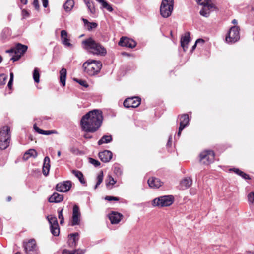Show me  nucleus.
<instances>
[{
  "label": "nucleus",
  "mask_w": 254,
  "mask_h": 254,
  "mask_svg": "<svg viewBox=\"0 0 254 254\" xmlns=\"http://www.w3.org/2000/svg\"><path fill=\"white\" fill-rule=\"evenodd\" d=\"M184 126H183L181 125V127H180L179 126V130H178V133H177V135L178 137H179L181 134V131L184 129Z\"/></svg>",
  "instance_id": "obj_58"
},
{
  "label": "nucleus",
  "mask_w": 254,
  "mask_h": 254,
  "mask_svg": "<svg viewBox=\"0 0 254 254\" xmlns=\"http://www.w3.org/2000/svg\"><path fill=\"white\" fill-rule=\"evenodd\" d=\"M103 117L101 110L94 109L82 116L80 125L83 131L89 132H96L101 127Z\"/></svg>",
  "instance_id": "obj_1"
},
{
  "label": "nucleus",
  "mask_w": 254,
  "mask_h": 254,
  "mask_svg": "<svg viewBox=\"0 0 254 254\" xmlns=\"http://www.w3.org/2000/svg\"><path fill=\"white\" fill-rule=\"evenodd\" d=\"M81 213L80 208L77 205H75L73 207L72 220L70 225L74 226L79 225L80 223Z\"/></svg>",
  "instance_id": "obj_10"
},
{
  "label": "nucleus",
  "mask_w": 254,
  "mask_h": 254,
  "mask_svg": "<svg viewBox=\"0 0 254 254\" xmlns=\"http://www.w3.org/2000/svg\"><path fill=\"white\" fill-rule=\"evenodd\" d=\"M89 161L91 164L93 165L96 167H99L101 164L100 162L98 160L93 158H89Z\"/></svg>",
  "instance_id": "obj_43"
},
{
  "label": "nucleus",
  "mask_w": 254,
  "mask_h": 254,
  "mask_svg": "<svg viewBox=\"0 0 254 254\" xmlns=\"http://www.w3.org/2000/svg\"><path fill=\"white\" fill-rule=\"evenodd\" d=\"M50 230L51 233L55 236H58L60 233V228L59 225L58 227L54 226H50Z\"/></svg>",
  "instance_id": "obj_36"
},
{
  "label": "nucleus",
  "mask_w": 254,
  "mask_h": 254,
  "mask_svg": "<svg viewBox=\"0 0 254 254\" xmlns=\"http://www.w3.org/2000/svg\"><path fill=\"white\" fill-rule=\"evenodd\" d=\"M73 80L74 81H75L76 82L78 83L80 85H81L85 88H87L89 86V85L88 84L87 82L84 80L74 78L73 79Z\"/></svg>",
  "instance_id": "obj_40"
},
{
  "label": "nucleus",
  "mask_w": 254,
  "mask_h": 254,
  "mask_svg": "<svg viewBox=\"0 0 254 254\" xmlns=\"http://www.w3.org/2000/svg\"><path fill=\"white\" fill-rule=\"evenodd\" d=\"M86 251V249H78L74 250V252H75V254H84Z\"/></svg>",
  "instance_id": "obj_50"
},
{
  "label": "nucleus",
  "mask_w": 254,
  "mask_h": 254,
  "mask_svg": "<svg viewBox=\"0 0 254 254\" xmlns=\"http://www.w3.org/2000/svg\"><path fill=\"white\" fill-rule=\"evenodd\" d=\"M64 199V196L62 194H59L57 192H54L48 199V201L50 203H60Z\"/></svg>",
  "instance_id": "obj_19"
},
{
  "label": "nucleus",
  "mask_w": 254,
  "mask_h": 254,
  "mask_svg": "<svg viewBox=\"0 0 254 254\" xmlns=\"http://www.w3.org/2000/svg\"><path fill=\"white\" fill-rule=\"evenodd\" d=\"M10 29L8 28H5L3 29L1 32V37L2 39H6L10 35Z\"/></svg>",
  "instance_id": "obj_37"
},
{
  "label": "nucleus",
  "mask_w": 254,
  "mask_h": 254,
  "mask_svg": "<svg viewBox=\"0 0 254 254\" xmlns=\"http://www.w3.org/2000/svg\"><path fill=\"white\" fill-rule=\"evenodd\" d=\"M23 247L25 254H39L38 247L34 239H30L23 242Z\"/></svg>",
  "instance_id": "obj_8"
},
{
  "label": "nucleus",
  "mask_w": 254,
  "mask_h": 254,
  "mask_svg": "<svg viewBox=\"0 0 254 254\" xmlns=\"http://www.w3.org/2000/svg\"><path fill=\"white\" fill-rule=\"evenodd\" d=\"M84 1L88 8L89 11L92 14L96 12L95 8L94 5V2L90 0H84Z\"/></svg>",
  "instance_id": "obj_31"
},
{
  "label": "nucleus",
  "mask_w": 254,
  "mask_h": 254,
  "mask_svg": "<svg viewBox=\"0 0 254 254\" xmlns=\"http://www.w3.org/2000/svg\"><path fill=\"white\" fill-rule=\"evenodd\" d=\"M10 137V127L3 126L0 129V150H5L9 146Z\"/></svg>",
  "instance_id": "obj_4"
},
{
  "label": "nucleus",
  "mask_w": 254,
  "mask_h": 254,
  "mask_svg": "<svg viewBox=\"0 0 254 254\" xmlns=\"http://www.w3.org/2000/svg\"><path fill=\"white\" fill-rule=\"evenodd\" d=\"M21 56L22 55L19 54H15L10 58V60L12 61L13 62L17 61L20 59Z\"/></svg>",
  "instance_id": "obj_49"
},
{
  "label": "nucleus",
  "mask_w": 254,
  "mask_h": 254,
  "mask_svg": "<svg viewBox=\"0 0 254 254\" xmlns=\"http://www.w3.org/2000/svg\"><path fill=\"white\" fill-rule=\"evenodd\" d=\"M197 3L201 5L204 6L211 7V4L209 3V0H195Z\"/></svg>",
  "instance_id": "obj_39"
},
{
  "label": "nucleus",
  "mask_w": 254,
  "mask_h": 254,
  "mask_svg": "<svg viewBox=\"0 0 254 254\" xmlns=\"http://www.w3.org/2000/svg\"><path fill=\"white\" fill-rule=\"evenodd\" d=\"M82 20L84 23V25L86 27L88 31H91L93 29L96 28L98 26V24L96 22H90L85 18H82Z\"/></svg>",
  "instance_id": "obj_27"
},
{
  "label": "nucleus",
  "mask_w": 254,
  "mask_h": 254,
  "mask_svg": "<svg viewBox=\"0 0 254 254\" xmlns=\"http://www.w3.org/2000/svg\"><path fill=\"white\" fill-rule=\"evenodd\" d=\"M42 1L43 6L44 8L47 7V6H48V0H42Z\"/></svg>",
  "instance_id": "obj_59"
},
{
  "label": "nucleus",
  "mask_w": 254,
  "mask_h": 254,
  "mask_svg": "<svg viewBox=\"0 0 254 254\" xmlns=\"http://www.w3.org/2000/svg\"><path fill=\"white\" fill-rule=\"evenodd\" d=\"M5 52L6 53H14L15 54H16V51H15V47L11 48L10 49H8V50H6Z\"/></svg>",
  "instance_id": "obj_57"
},
{
  "label": "nucleus",
  "mask_w": 254,
  "mask_h": 254,
  "mask_svg": "<svg viewBox=\"0 0 254 254\" xmlns=\"http://www.w3.org/2000/svg\"><path fill=\"white\" fill-rule=\"evenodd\" d=\"M13 78H14V74L13 72L10 73V79L8 81L7 87L9 89H12V85H13Z\"/></svg>",
  "instance_id": "obj_45"
},
{
  "label": "nucleus",
  "mask_w": 254,
  "mask_h": 254,
  "mask_svg": "<svg viewBox=\"0 0 254 254\" xmlns=\"http://www.w3.org/2000/svg\"><path fill=\"white\" fill-rule=\"evenodd\" d=\"M180 120V127H181L182 125L184 126V128H185L189 125V116L187 114H184L181 115Z\"/></svg>",
  "instance_id": "obj_29"
},
{
  "label": "nucleus",
  "mask_w": 254,
  "mask_h": 254,
  "mask_svg": "<svg viewBox=\"0 0 254 254\" xmlns=\"http://www.w3.org/2000/svg\"><path fill=\"white\" fill-rule=\"evenodd\" d=\"M123 217V215L121 213L115 211H112V212L109 214V219L112 224L119 223Z\"/></svg>",
  "instance_id": "obj_16"
},
{
  "label": "nucleus",
  "mask_w": 254,
  "mask_h": 254,
  "mask_svg": "<svg viewBox=\"0 0 254 254\" xmlns=\"http://www.w3.org/2000/svg\"><path fill=\"white\" fill-rule=\"evenodd\" d=\"M105 199L109 201H119V198L113 196H106Z\"/></svg>",
  "instance_id": "obj_48"
},
{
  "label": "nucleus",
  "mask_w": 254,
  "mask_h": 254,
  "mask_svg": "<svg viewBox=\"0 0 254 254\" xmlns=\"http://www.w3.org/2000/svg\"><path fill=\"white\" fill-rule=\"evenodd\" d=\"M69 151L73 154H77L79 150L74 147H72L70 148Z\"/></svg>",
  "instance_id": "obj_56"
},
{
  "label": "nucleus",
  "mask_w": 254,
  "mask_h": 254,
  "mask_svg": "<svg viewBox=\"0 0 254 254\" xmlns=\"http://www.w3.org/2000/svg\"><path fill=\"white\" fill-rule=\"evenodd\" d=\"M79 240V234L78 232L71 233L68 236L67 244L70 248H74L77 246Z\"/></svg>",
  "instance_id": "obj_14"
},
{
  "label": "nucleus",
  "mask_w": 254,
  "mask_h": 254,
  "mask_svg": "<svg viewBox=\"0 0 254 254\" xmlns=\"http://www.w3.org/2000/svg\"><path fill=\"white\" fill-rule=\"evenodd\" d=\"M47 219L50 224V226H54L58 227V223L57 218L52 215H48L47 216Z\"/></svg>",
  "instance_id": "obj_33"
},
{
  "label": "nucleus",
  "mask_w": 254,
  "mask_h": 254,
  "mask_svg": "<svg viewBox=\"0 0 254 254\" xmlns=\"http://www.w3.org/2000/svg\"><path fill=\"white\" fill-rule=\"evenodd\" d=\"M30 157L29 156V155L28 154V153H27V152H25V153L23 155V159L24 160H28Z\"/></svg>",
  "instance_id": "obj_62"
},
{
  "label": "nucleus",
  "mask_w": 254,
  "mask_h": 254,
  "mask_svg": "<svg viewBox=\"0 0 254 254\" xmlns=\"http://www.w3.org/2000/svg\"><path fill=\"white\" fill-rule=\"evenodd\" d=\"M196 43L198 44H199V43H201V44H204V42H205V41L204 39H202V38H199V39H197L196 41Z\"/></svg>",
  "instance_id": "obj_61"
},
{
  "label": "nucleus",
  "mask_w": 254,
  "mask_h": 254,
  "mask_svg": "<svg viewBox=\"0 0 254 254\" xmlns=\"http://www.w3.org/2000/svg\"><path fill=\"white\" fill-rule=\"evenodd\" d=\"M240 28L237 26L231 27L228 32L225 40L229 44H233L240 39Z\"/></svg>",
  "instance_id": "obj_7"
},
{
  "label": "nucleus",
  "mask_w": 254,
  "mask_h": 254,
  "mask_svg": "<svg viewBox=\"0 0 254 254\" xmlns=\"http://www.w3.org/2000/svg\"><path fill=\"white\" fill-rule=\"evenodd\" d=\"M192 183V180L190 177H186L181 182V187L183 190L186 189L191 185Z\"/></svg>",
  "instance_id": "obj_25"
},
{
  "label": "nucleus",
  "mask_w": 254,
  "mask_h": 254,
  "mask_svg": "<svg viewBox=\"0 0 254 254\" xmlns=\"http://www.w3.org/2000/svg\"><path fill=\"white\" fill-rule=\"evenodd\" d=\"M103 180V172L102 171H101L97 176V181L102 182Z\"/></svg>",
  "instance_id": "obj_51"
},
{
  "label": "nucleus",
  "mask_w": 254,
  "mask_h": 254,
  "mask_svg": "<svg viewBox=\"0 0 254 254\" xmlns=\"http://www.w3.org/2000/svg\"><path fill=\"white\" fill-rule=\"evenodd\" d=\"M33 5L35 9L38 10L39 9V5L38 0H33Z\"/></svg>",
  "instance_id": "obj_53"
},
{
  "label": "nucleus",
  "mask_w": 254,
  "mask_h": 254,
  "mask_svg": "<svg viewBox=\"0 0 254 254\" xmlns=\"http://www.w3.org/2000/svg\"><path fill=\"white\" fill-rule=\"evenodd\" d=\"M197 43L196 42H195L194 44L192 46V48H191V49L190 50V52L191 53H192L193 52V51L195 49L196 47V46H197Z\"/></svg>",
  "instance_id": "obj_64"
},
{
  "label": "nucleus",
  "mask_w": 254,
  "mask_h": 254,
  "mask_svg": "<svg viewBox=\"0 0 254 254\" xmlns=\"http://www.w3.org/2000/svg\"><path fill=\"white\" fill-rule=\"evenodd\" d=\"M74 5V1L73 0H67L64 5L65 11H71Z\"/></svg>",
  "instance_id": "obj_32"
},
{
  "label": "nucleus",
  "mask_w": 254,
  "mask_h": 254,
  "mask_svg": "<svg viewBox=\"0 0 254 254\" xmlns=\"http://www.w3.org/2000/svg\"><path fill=\"white\" fill-rule=\"evenodd\" d=\"M84 138L86 139H91L92 138V136L88 133H86L83 135Z\"/></svg>",
  "instance_id": "obj_63"
},
{
  "label": "nucleus",
  "mask_w": 254,
  "mask_h": 254,
  "mask_svg": "<svg viewBox=\"0 0 254 254\" xmlns=\"http://www.w3.org/2000/svg\"><path fill=\"white\" fill-rule=\"evenodd\" d=\"M248 199L249 203L254 205V191H253L248 194Z\"/></svg>",
  "instance_id": "obj_47"
},
{
  "label": "nucleus",
  "mask_w": 254,
  "mask_h": 254,
  "mask_svg": "<svg viewBox=\"0 0 254 254\" xmlns=\"http://www.w3.org/2000/svg\"><path fill=\"white\" fill-rule=\"evenodd\" d=\"M71 172L78 179L81 184L85 186H87V182L84 179L83 173L80 171L77 170H72Z\"/></svg>",
  "instance_id": "obj_23"
},
{
  "label": "nucleus",
  "mask_w": 254,
  "mask_h": 254,
  "mask_svg": "<svg viewBox=\"0 0 254 254\" xmlns=\"http://www.w3.org/2000/svg\"><path fill=\"white\" fill-rule=\"evenodd\" d=\"M59 81L62 87H64L66 84L67 70L65 68H62L59 72Z\"/></svg>",
  "instance_id": "obj_20"
},
{
  "label": "nucleus",
  "mask_w": 254,
  "mask_h": 254,
  "mask_svg": "<svg viewBox=\"0 0 254 254\" xmlns=\"http://www.w3.org/2000/svg\"><path fill=\"white\" fill-rule=\"evenodd\" d=\"M50 158L48 156H46L44 159L43 168H42V172L43 174L47 176L49 173V170L50 168Z\"/></svg>",
  "instance_id": "obj_21"
},
{
  "label": "nucleus",
  "mask_w": 254,
  "mask_h": 254,
  "mask_svg": "<svg viewBox=\"0 0 254 254\" xmlns=\"http://www.w3.org/2000/svg\"><path fill=\"white\" fill-rule=\"evenodd\" d=\"M72 186L70 181H65L58 183L56 186V190L59 192H65L69 191Z\"/></svg>",
  "instance_id": "obj_12"
},
{
  "label": "nucleus",
  "mask_w": 254,
  "mask_h": 254,
  "mask_svg": "<svg viewBox=\"0 0 254 254\" xmlns=\"http://www.w3.org/2000/svg\"><path fill=\"white\" fill-rule=\"evenodd\" d=\"M118 44L122 47L133 48L136 46V42L131 38L127 37H122L120 38Z\"/></svg>",
  "instance_id": "obj_13"
},
{
  "label": "nucleus",
  "mask_w": 254,
  "mask_h": 254,
  "mask_svg": "<svg viewBox=\"0 0 254 254\" xmlns=\"http://www.w3.org/2000/svg\"><path fill=\"white\" fill-rule=\"evenodd\" d=\"M61 37L62 43L68 47H72L73 45L69 42V39L68 38V34L66 30H62L61 31Z\"/></svg>",
  "instance_id": "obj_18"
},
{
  "label": "nucleus",
  "mask_w": 254,
  "mask_h": 254,
  "mask_svg": "<svg viewBox=\"0 0 254 254\" xmlns=\"http://www.w3.org/2000/svg\"><path fill=\"white\" fill-rule=\"evenodd\" d=\"M199 13L201 15L205 17H208L210 15V12L208 10L205 9V8H202L200 10Z\"/></svg>",
  "instance_id": "obj_46"
},
{
  "label": "nucleus",
  "mask_w": 254,
  "mask_h": 254,
  "mask_svg": "<svg viewBox=\"0 0 254 254\" xmlns=\"http://www.w3.org/2000/svg\"><path fill=\"white\" fill-rule=\"evenodd\" d=\"M62 254H75V252H74V250L70 251L69 250L64 249L63 250Z\"/></svg>",
  "instance_id": "obj_55"
},
{
  "label": "nucleus",
  "mask_w": 254,
  "mask_h": 254,
  "mask_svg": "<svg viewBox=\"0 0 254 254\" xmlns=\"http://www.w3.org/2000/svg\"><path fill=\"white\" fill-rule=\"evenodd\" d=\"M230 171H233L235 172L236 174L238 175L239 176L242 177L243 179L245 180H250L251 179V178L249 175L245 173L243 171L240 170L238 168H233L229 169Z\"/></svg>",
  "instance_id": "obj_28"
},
{
  "label": "nucleus",
  "mask_w": 254,
  "mask_h": 254,
  "mask_svg": "<svg viewBox=\"0 0 254 254\" xmlns=\"http://www.w3.org/2000/svg\"><path fill=\"white\" fill-rule=\"evenodd\" d=\"M147 183L149 186L152 188H159L163 185V182L160 179L156 177H152L148 180Z\"/></svg>",
  "instance_id": "obj_17"
},
{
  "label": "nucleus",
  "mask_w": 254,
  "mask_h": 254,
  "mask_svg": "<svg viewBox=\"0 0 254 254\" xmlns=\"http://www.w3.org/2000/svg\"><path fill=\"white\" fill-rule=\"evenodd\" d=\"M33 78L36 83H39L40 81V73L38 68H34L33 72Z\"/></svg>",
  "instance_id": "obj_34"
},
{
  "label": "nucleus",
  "mask_w": 254,
  "mask_h": 254,
  "mask_svg": "<svg viewBox=\"0 0 254 254\" xmlns=\"http://www.w3.org/2000/svg\"><path fill=\"white\" fill-rule=\"evenodd\" d=\"M100 159L104 163L109 162L113 156L112 152L111 151L105 150L98 153Z\"/></svg>",
  "instance_id": "obj_15"
},
{
  "label": "nucleus",
  "mask_w": 254,
  "mask_h": 254,
  "mask_svg": "<svg viewBox=\"0 0 254 254\" xmlns=\"http://www.w3.org/2000/svg\"><path fill=\"white\" fill-rule=\"evenodd\" d=\"M64 210V208H62L60 209V208L58 209V217L60 220V223L61 224H62L64 223V217L63 215V211Z\"/></svg>",
  "instance_id": "obj_42"
},
{
  "label": "nucleus",
  "mask_w": 254,
  "mask_h": 254,
  "mask_svg": "<svg viewBox=\"0 0 254 254\" xmlns=\"http://www.w3.org/2000/svg\"><path fill=\"white\" fill-rule=\"evenodd\" d=\"M174 7V0H162L160 12L161 15L164 18H168L172 12Z\"/></svg>",
  "instance_id": "obj_6"
},
{
  "label": "nucleus",
  "mask_w": 254,
  "mask_h": 254,
  "mask_svg": "<svg viewBox=\"0 0 254 254\" xmlns=\"http://www.w3.org/2000/svg\"><path fill=\"white\" fill-rule=\"evenodd\" d=\"M174 202V197L173 195H163L154 199L152 205L154 207H167L171 205Z\"/></svg>",
  "instance_id": "obj_5"
},
{
  "label": "nucleus",
  "mask_w": 254,
  "mask_h": 254,
  "mask_svg": "<svg viewBox=\"0 0 254 254\" xmlns=\"http://www.w3.org/2000/svg\"><path fill=\"white\" fill-rule=\"evenodd\" d=\"M187 35L182 37L181 39V45L184 51H186L188 49V44L190 41V33L188 32Z\"/></svg>",
  "instance_id": "obj_22"
},
{
  "label": "nucleus",
  "mask_w": 254,
  "mask_h": 254,
  "mask_svg": "<svg viewBox=\"0 0 254 254\" xmlns=\"http://www.w3.org/2000/svg\"><path fill=\"white\" fill-rule=\"evenodd\" d=\"M105 8L107 9V10L109 12H112L113 11V8L109 4H108V5L106 6Z\"/></svg>",
  "instance_id": "obj_60"
},
{
  "label": "nucleus",
  "mask_w": 254,
  "mask_h": 254,
  "mask_svg": "<svg viewBox=\"0 0 254 254\" xmlns=\"http://www.w3.org/2000/svg\"><path fill=\"white\" fill-rule=\"evenodd\" d=\"M22 15L23 18H27L29 16L30 14L27 10L24 9L22 10Z\"/></svg>",
  "instance_id": "obj_52"
},
{
  "label": "nucleus",
  "mask_w": 254,
  "mask_h": 254,
  "mask_svg": "<svg viewBox=\"0 0 254 254\" xmlns=\"http://www.w3.org/2000/svg\"><path fill=\"white\" fill-rule=\"evenodd\" d=\"M15 49L16 54H19L21 55H23L27 51L28 47L25 45L18 43L15 45Z\"/></svg>",
  "instance_id": "obj_24"
},
{
  "label": "nucleus",
  "mask_w": 254,
  "mask_h": 254,
  "mask_svg": "<svg viewBox=\"0 0 254 254\" xmlns=\"http://www.w3.org/2000/svg\"><path fill=\"white\" fill-rule=\"evenodd\" d=\"M199 160L205 165H209L214 161L215 153L211 150H204L199 154Z\"/></svg>",
  "instance_id": "obj_9"
},
{
  "label": "nucleus",
  "mask_w": 254,
  "mask_h": 254,
  "mask_svg": "<svg viewBox=\"0 0 254 254\" xmlns=\"http://www.w3.org/2000/svg\"><path fill=\"white\" fill-rule=\"evenodd\" d=\"M27 153L29 155V156L32 157L34 158H36L38 156V153L34 149H30L27 150Z\"/></svg>",
  "instance_id": "obj_41"
},
{
  "label": "nucleus",
  "mask_w": 254,
  "mask_h": 254,
  "mask_svg": "<svg viewBox=\"0 0 254 254\" xmlns=\"http://www.w3.org/2000/svg\"><path fill=\"white\" fill-rule=\"evenodd\" d=\"M97 2L100 3L104 8L109 4L105 0H96Z\"/></svg>",
  "instance_id": "obj_54"
},
{
  "label": "nucleus",
  "mask_w": 254,
  "mask_h": 254,
  "mask_svg": "<svg viewBox=\"0 0 254 254\" xmlns=\"http://www.w3.org/2000/svg\"><path fill=\"white\" fill-rule=\"evenodd\" d=\"M141 103V99L137 97H133L127 98L123 103L124 106L126 108H136Z\"/></svg>",
  "instance_id": "obj_11"
},
{
  "label": "nucleus",
  "mask_w": 254,
  "mask_h": 254,
  "mask_svg": "<svg viewBox=\"0 0 254 254\" xmlns=\"http://www.w3.org/2000/svg\"><path fill=\"white\" fill-rule=\"evenodd\" d=\"M114 172L117 176H121L122 173V169L119 164H115L114 166Z\"/></svg>",
  "instance_id": "obj_38"
},
{
  "label": "nucleus",
  "mask_w": 254,
  "mask_h": 254,
  "mask_svg": "<svg viewBox=\"0 0 254 254\" xmlns=\"http://www.w3.org/2000/svg\"><path fill=\"white\" fill-rule=\"evenodd\" d=\"M113 140L112 136L111 135H103L100 139H99L98 141V144L99 145H101L104 143H109L111 142Z\"/></svg>",
  "instance_id": "obj_30"
},
{
  "label": "nucleus",
  "mask_w": 254,
  "mask_h": 254,
  "mask_svg": "<svg viewBox=\"0 0 254 254\" xmlns=\"http://www.w3.org/2000/svg\"><path fill=\"white\" fill-rule=\"evenodd\" d=\"M116 183V181L114 179L111 175H109L106 180V186L107 188H109L110 185H113Z\"/></svg>",
  "instance_id": "obj_35"
},
{
  "label": "nucleus",
  "mask_w": 254,
  "mask_h": 254,
  "mask_svg": "<svg viewBox=\"0 0 254 254\" xmlns=\"http://www.w3.org/2000/svg\"><path fill=\"white\" fill-rule=\"evenodd\" d=\"M82 44L84 49L93 55L104 56L107 54L106 48L92 37L83 40Z\"/></svg>",
  "instance_id": "obj_2"
},
{
  "label": "nucleus",
  "mask_w": 254,
  "mask_h": 254,
  "mask_svg": "<svg viewBox=\"0 0 254 254\" xmlns=\"http://www.w3.org/2000/svg\"><path fill=\"white\" fill-rule=\"evenodd\" d=\"M102 64L100 61L89 60L84 63L82 67L84 72L89 76H94L97 74L101 70Z\"/></svg>",
  "instance_id": "obj_3"
},
{
  "label": "nucleus",
  "mask_w": 254,
  "mask_h": 254,
  "mask_svg": "<svg viewBox=\"0 0 254 254\" xmlns=\"http://www.w3.org/2000/svg\"><path fill=\"white\" fill-rule=\"evenodd\" d=\"M7 76L4 74H0V86L4 85L5 84Z\"/></svg>",
  "instance_id": "obj_44"
},
{
  "label": "nucleus",
  "mask_w": 254,
  "mask_h": 254,
  "mask_svg": "<svg viewBox=\"0 0 254 254\" xmlns=\"http://www.w3.org/2000/svg\"><path fill=\"white\" fill-rule=\"evenodd\" d=\"M33 128L35 131L40 134L49 135L55 133V130H44L39 128L36 124H34L33 125Z\"/></svg>",
  "instance_id": "obj_26"
}]
</instances>
